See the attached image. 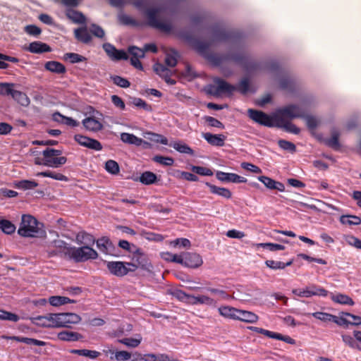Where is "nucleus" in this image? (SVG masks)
<instances>
[{"label": "nucleus", "mask_w": 361, "mask_h": 361, "mask_svg": "<svg viewBox=\"0 0 361 361\" xmlns=\"http://www.w3.org/2000/svg\"><path fill=\"white\" fill-rule=\"evenodd\" d=\"M177 0H161V5L157 8H149L145 12L148 20V24L164 32L171 31L172 26L171 23L158 18V14L176 3Z\"/></svg>", "instance_id": "obj_1"}, {"label": "nucleus", "mask_w": 361, "mask_h": 361, "mask_svg": "<svg viewBox=\"0 0 361 361\" xmlns=\"http://www.w3.org/2000/svg\"><path fill=\"white\" fill-rule=\"evenodd\" d=\"M39 223L31 215H23L18 233L23 237H37L41 233Z\"/></svg>", "instance_id": "obj_2"}, {"label": "nucleus", "mask_w": 361, "mask_h": 361, "mask_svg": "<svg viewBox=\"0 0 361 361\" xmlns=\"http://www.w3.org/2000/svg\"><path fill=\"white\" fill-rule=\"evenodd\" d=\"M61 151L51 148H47L42 152L44 166L59 168L65 164L67 159L65 157H59Z\"/></svg>", "instance_id": "obj_3"}, {"label": "nucleus", "mask_w": 361, "mask_h": 361, "mask_svg": "<svg viewBox=\"0 0 361 361\" xmlns=\"http://www.w3.org/2000/svg\"><path fill=\"white\" fill-rule=\"evenodd\" d=\"M32 324L45 328H61L59 313H49L44 316L32 317Z\"/></svg>", "instance_id": "obj_4"}, {"label": "nucleus", "mask_w": 361, "mask_h": 361, "mask_svg": "<svg viewBox=\"0 0 361 361\" xmlns=\"http://www.w3.org/2000/svg\"><path fill=\"white\" fill-rule=\"evenodd\" d=\"M69 250V258L74 259L75 262L94 259L98 257L97 252L89 246L72 247V249Z\"/></svg>", "instance_id": "obj_5"}, {"label": "nucleus", "mask_w": 361, "mask_h": 361, "mask_svg": "<svg viewBox=\"0 0 361 361\" xmlns=\"http://www.w3.org/2000/svg\"><path fill=\"white\" fill-rule=\"evenodd\" d=\"M106 264L109 272L116 276H123L128 272H133L136 270V267L129 262H106Z\"/></svg>", "instance_id": "obj_6"}, {"label": "nucleus", "mask_w": 361, "mask_h": 361, "mask_svg": "<svg viewBox=\"0 0 361 361\" xmlns=\"http://www.w3.org/2000/svg\"><path fill=\"white\" fill-rule=\"evenodd\" d=\"M236 90V87L232 85L225 80L216 78L213 80V84L209 86V92L214 95L221 94H231Z\"/></svg>", "instance_id": "obj_7"}, {"label": "nucleus", "mask_w": 361, "mask_h": 361, "mask_svg": "<svg viewBox=\"0 0 361 361\" xmlns=\"http://www.w3.org/2000/svg\"><path fill=\"white\" fill-rule=\"evenodd\" d=\"M247 114L250 118L256 123L268 127L275 126L277 118L276 113L273 114L271 116H269L262 111L249 109Z\"/></svg>", "instance_id": "obj_8"}, {"label": "nucleus", "mask_w": 361, "mask_h": 361, "mask_svg": "<svg viewBox=\"0 0 361 361\" xmlns=\"http://www.w3.org/2000/svg\"><path fill=\"white\" fill-rule=\"evenodd\" d=\"M135 250L132 251V262L130 264L136 267V270L138 268L147 271H151L152 266L149 260L147 255L140 248L134 247Z\"/></svg>", "instance_id": "obj_9"}, {"label": "nucleus", "mask_w": 361, "mask_h": 361, "mask_svg": "<svg viewBox=\"0 0 361 361\" xmlns=\"http://www.w3.org/2000/svg\"><path fill=\"white\" fill-rule=\"evenodd\" d=\"M276 116L279 118H290L304 117V111L302 106L295 104H289L276 110Z\"/></svg>", "instance_id": "obj_10"}, {"label": "nucleus", "mask_w": 361, "mask_h": 361, "mask_svg": "<svg viewBox=\"0 0 361 361\" xmlns=\"http://www.w3.org/2000/svg\"><path fill=\"white\" fill-rule=\"evenodd\" d=\"M46 246L50 257L56 255H63L69 257V250L72 249L71 246H69L65 241L60 239L47 243Z\"/></svg>", "instance_id": "obj_11"}, {"label": "nucleus", "mask_w": 361, "mask_h": 361, "mask_svg": "<svg viewBox=\"0 0 361 361\" xmlns=\"http://www.w3.org/2000/svg\"><path fill=\"white\" fill-rule=\"evenodd\" d=\"M292 293L297 296L305 298H310L315 295L325 297L329 293L324 288L315 285L308 286L303 288H295L292 290Z\"/></svg>", "instance_id": "obj_12"}, {"label": "nucleus", "mask_w": 361, "mask_h": 361, "mask_svg": "<svg viewBox=\"0 0 361 361\" xmlns=\"http://www.w3.org/2000/svg\"><path fill=\"white\" fill-rule=\"evenodd\" d=\"M84 128L91 132H98L103 129L102 119L95 116H90L82 120Z\"/></svg>", "instance_id": "obj_13"}, {"label": "nucleus", "mask_w": 361, "mask_h": 361, "mask_svg": "<svg viewBox=\"0 0 361 361\" xmlns=\"http://www.w3.org/2000/svg\"><path fill=\"white\" fill-rule=\"evenodd\" d=\"M216 176L218 180L222 182H231L235 183L247 182V179L245 178L233 173L217 171L216 173Z\"/></svg>", "instance_id": "obj_14"}, {"label": "nucleus", "mask_w": 361, "mask_h": 361, "mask_svg": "<svg viewBox=\"0 0 361 361\" xmlns=\"http://www.w3.org/2000/svg\"><path fill=\"white\" fill-rule=\"evenodd\" d=\"M202 264V258L199 254L195 252H185V266L190 268H198Z\"/></svg>", "instance_id": "obj_15"}, {"label": "nucleus", "mask_w": 361, "mask_h": 361, "mask_svg": "<svg viewBox=\"0 0 361 361\" xmlns=\"http://www.w3.org/2000/svg\"><path fill=\"white\" fill-rule=\"evenodd\" d=\"M103 48L107 54L113 59L120 60L128 59V54L125 51L118 50L111 44H104Z\"/></svg>", "instance_id": "obj_16"}, {"label": "nucleus", "mask_w": 361, "mask_h": 361, "mask_svg": "<svg viewBox=\"0 0 361 361\" xmlns=\"http://www.w3.org/2000/svg\"><path fill=\"white\" fill-rule=\"evenodd\" d=\"M189 305H205L214 307L216 302L213 298L205 295H199L197 296L190 295Z\"/></svg>", "instance_id": "obj_17"}, {"label": "nucleus", "mask_w": 361, "mask_h": 361, "mask_svg": "<svg viewBox=\"0 0 361 361\" xmlns=\"http://www.w3.org/2000/svg\"><path fill=\"white\" fill-rule=\"evenodd\" d=\"M61 316V327L68 328L71 324H78L81 317L75 313H59Z\"/></svg>", "instance_id": "obj_18"}, {"label": "nucleus", "mask_w": 361, "mask_h": 361, "mask_svg": "<svg viewBox=\"0 0 361 361\" xmlns=\"http://www.w3.org/2000/svg\"><path fill=\"white\" fill-rule=\"evenodd\" d=\"M281 128H283L286 131L298 135L300 133V130L295 125L290 122L286 118H279L277 117L275 126Z\"/></svg>", "instance_id": "obj_19"}, {"label": "nucleus", "mask_w": 361, "mask_h": 361, "mask_svg": "<svg viewBox=\"0 0 361 361\" xmlns=\"http://www.w3.org/2000/svg\"><path fill=\"white\" fill-rule=\"evenodd\" d=\"M202 137L207 140L208 143L213 146L222 147L224 145L226 136L222 134H212L205 133L202 134Z\"/></svg>", "instance_id": "obj_20"}, {"label": "nucleus", "mask_w": 361, "mask_h": 361, "mask_svg": "<svg viewBox=\"0 0 361 361\" xmlns=\"http://www.w3.org/2000/svg\"><path fill=\"white\" fill-rule=\"evenodd\" d=\"M133 357L134 358L131 361H164L163 358H166L164 353H147L142 355L139 353H135L133 354Z\"/></svg>", "instance_id": "obj_21"}, {"label": "nucleus", "mask_w": 361, "mask_h": 361, "mask_svg": "<svg viewBox=\"0 0 361 361\" xmlns=\"http://www.w3.org/2000/svg\"><path fill=\"white\" fill-rule=\"evenodd\" d=\"M236 320H240L245 323L254 324L257 322L259 317L252 312L239 310Z\"/></svg>", "instance_id": "obj_22"}, {"label": "nucleus", "mask_w": 361, "mask_h": 361, "mask_svg": "<svg viewBox=\"0 0 361 361\" xmlns=\"http://www.w3.org/2000/svg\"><path fill=\"white\" fill-rule=\"evenodd\" d=\"M26 49L35 54H42L51 51V48L48 44L38 41L30 43Z\"/></svg>", "instance_id": "obj_23"}, {"label": "nucleus", "mask_w": 361, "mask_h": 361, "mask_svg": "<svg viewBox=\"0 0 361 361\" xmlns=\"http://www.w3.org/2000/svg\"><path fill=\"white\" fill-rule=\"evenodd\" d=\"M10 95L23 106H27L30 103V99L25 93L14 90L13 88H12Z\"/></svg>", "instance_id": "obj_24"}, {"label": "nucleus", "mask_w": 361, "mask_h": 361, "mask_svg": "<svg viewBox=\"0 0 361 361\" xmlns=\"http://www.w3.org/2000/svg\"><path fill=\"white\" fill-rule=\"evenodd\" d=\"M218 310L222 317L235 320L237 319L239 311L238 309L230 306H221Z\"/></svg>", "instance_id": "obj_25"}, {"label": "nucleus", "mask_w": 361, "mask_h": 361, "mask_svg": "<svg viewBox=\"0 0 361 361\" xmlns=\"http://www.w3.org/2000/svg\"><path fill=\"white\" fill-rule=\"evenodd\" d=\"M331 299L333 302L341 305H353L354 302L348 295L343 293H331Z\"/></svg>", "instance_id": "obj_26"}, {"label": "nucleus", "mask_w": 361, "mask_h": 361, "mask_svg": "<svg viewBox=\"0 0 361 361\" xmlns=\"http://www.w3.org/2000/svg\"><path fill=\"white\" fill-rule=\"evenodd\" d=\"M206 185L207 187H209L211 192L213 194L218 195L223 197L224 198H226V199H229L231 197V195H232L231 192L226 188L217 187V186L212 185L209 183H206Z\"/></svg>", "instance_id": "obj_27"}, {"label": "nucleus", "mask_w": 361, "mask_h": 361, "mask_svg": "<svg viewBox=\"0 0 361 361\" xmlns=\"http://www.w3.org/2000/svg\"><path fill=\"white\" fill-rule=\"evenodd\" d=\"M44 68L52 73L61 74L66 72L65 66L60 62L51 61L45 63Z\"/></svg>", "instance_id": "obj_28"}, {"label": "nucleus", "mask_w": 361, "mask_h": 361, "mask_svg": "<svg viewBox=\"0 0 361 361\" xmlns=\"http://www.w3.org/2000/svg\"><path fill=\"white\" fill-rule=\"evenodd\" d=\"M76 243L79 245H92L94 243L95 240L94 237L86 233V232H80L76 235L75 237Z\"/></svg>", "instance_id": "obj_29"}, {"label": "nucleus", "mask_w": 361, "mask_h": 361, "mask_svg": "<svg viewBox=\"0 0 361 361\" xmlns=\"http://www.w3.org/2000/svg\"><path fill=\"white\" fill-rule=\"evenodd\" d=\"M74 34L75 38L83 43H89L92 39V37L88 32L87 27L75 29L74 30Z\"/></svg>", "instance_id": "obj_30"}, {"label": "nucleus", "mask_w": 361, "mask_h": 361, "mask_svg": "<svg viewBox=\"0 0 361 361\" xmlns=\"http://www.w3.org/2000/svg\"><path fill=\"white\" fill-rule=\"evenodd\" d=\"M57 338L63 341H75L81 338V336L76 332L63 331L57 334Z\"/></svg>", "instance_id": "obj_31"}, {"label": "nucleus", "mask_w": 361, "mask_h": 361, "mask_svg": "<svg viewBox=\"0 0 361 361\" xmlns=\"http://www.w3.org/2000/svg\"><path fill=\"white\" fill-rule=\"evenodd\" d=\"M170 146H171L173 148H174L176 150L179 152L180 153L183 154H187L193 155L194 151L190 148L188 145L185 143L181 142V141H176L173 142H171L170 144Z\"/></svg>", "instance_id": "obj_32"}, {"label": "nucleus", "mask_w": 361, "mask_h": 361, "mask_svg": "<svg viewBox=\"0 0 361 361\" xmlns=\"http://www.w3.org/2000/svg\"><path fill=\"white\" fill-rule=\"evenodd\" d=\"M66 16L75 23H85V17L80 12L73 9H68L66 13Z\"/></svg>", "instance_id": "obj_33"}, {"label": "nucleus", "mask_w": 361, "mask_h": 361, "mask_svg": "<svg viewBox=\"0 0 361 361\" xmlns=\"http://www.w3.org/2000/svg\"><path fill=\"white\" fill-rule=\"evenodd\" d=\"M121 140L126 143L135 145L136 146H140L143 142V140L141 138H139L134 135L133 134H130L128 133H123L121 134Z\"/></svg>", "instance_id": "obj_34"}, {"label": "nucleus", "mask_w": 361, "mask_h": 361, "mask_svg": "<svg viewBox=\"0 0 361 361\" xmlns=\"http://www.w3.org/2000/svg\"><path fill=\"white\" fill-rule=\"evenodd\" d=\"M53 119L55 121L63 123L72 127H76L79 125V123L72 118L64 116L59 113H54L53 114Z\"/></svg>", "instance_id": "obj_35"}, {"label": "nucleus", "mask_w": 361, "mask_h": 361, "mask_svg": "<svg viewBox=\"0 0 361 361\" xmlns=\"http://www.w3.org/2000/svg\"><path fill=\"white\" fill-rule=\"evenodd\" d=\"M49 302L51 305L58 307L67 303H74L75 300H71L68 297L65 296H51L49 298Z\"/></svg>", "instance_id": "obj_36"}, {"label": "nucleus", "mask_w": 361, "mask_h": 361, "mask_svg": "<svg viewBox=\"0 0 361 361\" xmlns=\"http://www.w3.org/2000/svg\"><path fill=\"white\" fill-rule=\"evenodd\" d=\"M143 136L148 139L150 141L157 142V143H161L163 145H168V140L164 136L157 134L152 132H146L143 134Z\"/></svg>", "instance_id": "obj_37"}, {"label": "nucleus", "mask_w": 361, "mask_h": 361, "mask_svg": "<svg viewBox=\"0 0 361 361\" xmlns=\"http://www.w3.org/2000/svg\"><path fill=\"white\" fill-rule=\"evenodd\" d=\"M306 315L310 316L312 315L317 319H319L323 322H334V315L327 313V312H313L312 314L307 313Z\"/></svg>", "instance_id": "obj_38"}, {"label": "nucleus", "mask_w": 361, "mask_h": 361, "mask_svg": "<svg viewBox=\"0 0 361 361\" xmlns=\"http://www.w3.org/2000/svg\"><path fill=\"white\" fill-rule=\"evenodd\" d=\"M293 264V260H290L286 263L275 260H267L265 264L270 269L274 270L283 269L286 267L290 266Z\"/></svg>", "instance_id": "obj_39"}, {"label": "nucleus", "mask_w": 361, "mask_h": 361, "mask_svg": "<svg viewBox=\"0 0 361 361\" xmlns=\"http://www.w3.org/2000/svg\"><path fill=\"white\" fill-rule=\"evenodd\" d=\"M343 342L350 348L353 349H357L361 350V346L357 343V340L353 336H351L348 334H342L341 335Z\"/></svg>", "instance_id": "obj_40"}, {"label": "nucleus", "mask_w": 361, "mask_h": 361, "mask_svg": "<svg viewBox=\"0 0 361 361\" xmlns=\"http://www.w3.org/2000/svg\"><path fill=\"white\" fill-rule=\"evenodd\" d=\"M134 358L133 355L126 350L116 351L114 356H110V359L117 361H131Z\"/></svg>", "instance_id": "obj_41"}, {"label": "nucleus", "mask_w": 361, "mask_h": 361, "mask_svg": "<svg viewBox=\"0 0 361 361\" xmlns=\"http://www.w3.org/2000/svg\"><path fill=\"white\" fill-rule=\"evenodd\" d=\"M71 353L73 354H77L82 356L88 357L92 359L97 358L99 356L100 353L96 350H86V349H73L71 350Z\"/></svg>", "instance_id": "obj_42"}, {"label": "nucleus", "mask_w": 361, "mask_h": 361, "mask_svg": "<svg viewBox=\"0 0 361 361\" xmlns=\"http://www.w3.org/2000/svg\"><path fill=\"white\" fill-rule=\"evenodd\" d=\"M15 225L8 220L0 219V229L6 234L10 235L16 231Z\"/></svg>", "instance_id": "obj_43"}, {"label": "nucleus", "mask_w": 361, "mask_h": 361, "mask_svg": "<svg viewBox=\"0 0 361 361\" xmlns=\"http://www.w3.org/2000/svg\"><path fill=\"white\" fill-rule=\"evenodd\" d=\"M142 341V337L140 335H137L136 338H124L118 340V342L130 348L137 347Z\"/></svg>", "instance_id": "obj_44"}, {"label": "nucleus", "mask_w": 361, "mask_h": 361, "mask_svg": "<svg viewBox=\"0 0 361 361\" xmlns=\"http://www.w3.org/2000/svg\"><path fill=\"white\" fill-rule=\"evenodd\" d=\"M339 133L337 130H333L331 132V136L330 138L325 140L326 144L333 149H338L340 147L338 141Z\"/></svg>", "instance_id": "obj_45"}, {"label": "nucleus", "mask_w": 361, "mask_h": 361, "mask_svg": "<svg viewBox=\"0 0 361 361\" xmlns=\"http://www.w3.org/2000/svg\"><path fill=\"white\" fill-rule=\"evenodd\" d=\"M140 181L145 185L154 183L157 180V176L152 172L146 171L141 174L139 178Z\"/></svg>", "instance_id": "obj_46"}, {"label": "nucleus", "mask_w": 361, "mask_h": 361, "mask_svg": "<svg viewBox=\"0 0 361 361\" xmlns=\"http://www.w3.org/2000/svg\"><path fill=\"white\" fill-rule=\"evenodd\" d=\"M340 220L341 224L348 225H359L361 223V219L359 216L353 215H343Z\"/></svg>", "instance_id": "obj_47"}, {"label": "nucleus", "mask_w": 361, "mask_h": 361, "mask_svg": "<svg viewBox=\"0 0 361 361\" xmlns=\"http://www.w3.org/2000/svg\"><path fill=\"white\" fill-rule=\"evenodd\" d=\"M97 246L100 252L105 255L109 253V247H111V243L108 238H102L97 240Z\"/></svg>", "instance_id": "obj_48"}, {"label": "nucleus", "mask_w": 361, "mask_h": 361, "mask_svg": "<svg viewBox=\"0 0 361 361\" xmlns=\"http://www.w3.org/2000/svg\"><path fill=\"white\" fill-rule=\"evenodd\" d=\"M37 176H44V177H49V178H53L54 180H62V181L68 180L67 177L65 176L64 175L59 173H55V172H52V171H49L39 172L37 174Z\"/></svg>", "instance_id": "obj_49"}, {"label": "nucleus", "mask_w": 361, "mask_h": 361, "mask_svg": "<svg viewBox=\"0 0 361 361\" xmlns=\"http://www.w3.org/2000/svg\"><path fill=\"white\" fill-rule=\"evenodd\" d=\"M307 128L311 130H314L320 124V120L313 116H307L305 117Z\"/></svg>", "instance_id": "obj_50"}, {"label": "nucleus", "mask_w": 361, "mask_h": 361, "mask_svg": "<svg viewBox=\"0 0 361 361\" xmlns=\"http://www.w3.org/2000/svg\"><path fill=\"white\" fill-rule=\"evenodd\" d=\"M38 183L34 180H23L18 181L16 186L22 190H30L37 187Z\"/></svg>", "instance_id": "obj_51"}, {"label": "nucleus", "mask_w": 361, "mask_h": 361, "mask_svg": "<svg viewBox=\"0 0 361 361\" xmlns=\"http://www.w3.org/2000/svg\"><path fill=\"white\" fill-rule=\"evenodd\" d=\"M178 54L175 51H171L166 54L165 63L169 67H174L177 64Z\"/></svg>", "instance_id": "obj_52"}, {"label": "nucleus", "mask_w": 361, "mask_h": 361, "mask_svg": "<svg viewBox=\"0 0 361 361\" xmlns=\"http://www.w3.org/2000/svg\"><path fill=\"white\" fill-rule=\"evenodd\" d=\"M153 161L157 162V163H159L163 166H172L174 163V160L173 158L171 157H163V156H159V155H157L155 157H153Z\"/></svg>", "instance_id": "obj_53"}, {"label": "nucleus", "mask_w": 361, "mask_h": 361, "mask_svg": "<svg viewBox=\"0 0 361 361\" xmlns=\"http://www.w3.org/2000/svg\"><path fill=\"white\" fill-rule=\"evenodd\" d=\"M154 71L159 75L161 77L164 78L166 75H171L172 72L166 68L163 64L157 63L154 65Z\"/></svg>", "instance_id": "obj_54"}, {"label": "nucleus", "mask_w": 361, "mask_h": 361, "mask_svg": "<svg viewBox=\"0 0 361 361\" xmlns=\"http://www.w3.org/2000/svg\"><path fill=\"white\" fill-rule=\"evenodd\" d=\"M105 169L111 174H117L119 172V166L114 160H108L105 164Z\"/></svg>", "instance_id": "obj_55"}, {"label": "nucleus", "mask_w": 361, "mask_h": 361, "mask_svg": "<svg viewBox=\"0 0 361 361\" xmlns=\"http://www.w3.org/2000/svg\"><path fill=\"white\" fill-rule=\"evenodd\" d=\"M64 59L69 60L72 63H79L86 60L84 56L75 53H67L64 55Z\"/></svg>", "instance_id": "obj_56"}, {"label": "nucleus", "mask_w": 361, "mask_h": 361, "mask_svg": "<svg viewBox=\"0 0 361 361\" xmlns=\"http://www.w3.org/2000/svg\"><path fill=\"white\" fill-rule=\"evenodd\" d=\"M0 319L16 322L19 320V317L16 314L0 310Z\"/></svg>", "instance_id": "obj_57"}, {"label": "nucleus", "mask_w": 361, "mask_h": 361, "mask_svg": "<svg viewBox=\"0 0 361 361\" xmlns=\"http://www.w3.org/2000/svg\"><path fill=\"white\" fill-rule=\"evenodd\" d=\"M128 52L132 55L131 59H142L145 56V50L137 47H130Z\"/></svg>", "instance_id": "obj_58"}, {"label": "nucleus", "mask_w": 361, "mask_h": 361, "mask_svg": "<svg viewBox=\"0 0 361 361\" xmlns=\"http://www.w3.org/2000/svg\"><path fill=\"white\" fill-rule=\"evenodd\" d=\"M258 246L262 247L263 248H267L272 252H275V251H278V250H283L285 249V247L282 245L271 243H259V244H258Z\"/></svg>", "instance_id": "obj_59"}, {"label": "nucleus", "mask_w": 361, "mask_h": 361, "mask_svg": "<svg viewBox=\"0 0 361 361\" xmlns=\"http://www.w3.org/2000/svg\"><path fill=\"white\" fill-rule=\"evenodd\" d=\"M85 147L96 151H100L102 149V145L98 140L90 137L88 139Z\"/></svg>", "instance_id": "obj_60"}, {"label": "nucleus", "mask_w": 361, "mask_h": 361, "mask_svg": "<svg viewBox=\"0 0 361 361\" xmlns=\"http://www.w3.org/2000/svg\"><path fill=\"white\" fill-rule=\"evenodd\" d=\"M345 242L351 246L361 250V240L353 235H347L345 238Z\"/></svg>", "instance_id": "obj_61"}, {"label": "nucleus", "mask_w": 361, "mask_h": 361, "mask_svg": "<svg viewBox=\"0 0 361 361\" xmlns=\"http://www.w3.org/2000/svg\"><path fill=\"white\" fill-rule=\"evenodd\" d=\"M278 144L281 148H282L284 150H287L291 152H293L295 151V146L293 143L284 140H280L278 142Z\"/></svg>", "instance_id": "obj_62"}, {"label": "nucleus", "mask_w": 361, "mask_h": 361, "mask_svg": "<svg viewBox=\"0 0 361 361\" xmlns=\"http://www.w3.org/2000/svg\"><path fill=\"white\" fill-rule=\"evenodd\" d=\"M241 167L247 171L252 172L254 173H262V170L259 167L248 162H243L241 163Z\"/></svg>", "instance_id": "obj_63"}, {"label": "nucleus", "mask_w": 361, "mask_h": 361, "mask_svg": "<svg viewBox=\"0 0 361 361\" xmlns=\"http://www.w3.org/2000/svg\"><path fill=\"white\" fill-rule=\"evenodd\" d=\"M90 31L97 37L103 38L104 37V30L96 24L91 25Z\"/></svg>", "instance_id": "obj_64"}]
</instances>
